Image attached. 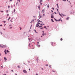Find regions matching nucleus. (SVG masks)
I'll return each mask as SVG.
<instances>
[{
  "instance_id": "1",
  "label": "nucleus",
  "mask_w": 75,
  "mask_h": 75,
  "mask_svg": "<svg viewBox=\"0 0 75 75\" xmlns=\"http://www.w3.org/2000/svg\"><path fill=\"white\" fill-rule=\"evenodd\" d=\"M36 26L38 27H39V28L40 27V25H39L38 23H37L36 24Z\"/></svg>"
},
{
  "instance_id": "2",
  "label": "nucleus",
  "mask_w": 75,
  "mask_h": 75,
  "mask_svg": "<svg viewBox=\"0 0 75 75\" xmlns=\"http://www.w3.org/2000/svg\"><path fill=\"white\" fill-rule=\"evenodd\" d=\"M23 72H24V73H27V71H26L25 70H23Z\"/></svg>"
},
{
  "instance_id": "3",
  "label": "nucleus",
  "mask_w": 75,
  "mask_h": 75,
  "mask_svg": "<svg viewBox=\"0 0 75 75\" xmlns=\"http://www.w3.org/2000/svg\"><path fill=\"white\" fill-rule=\"evenodd\" d=\"M51 18H54V16L51 15Z\"/></svg>"
},
{
  "instance_id": "4",
  "label": "nucleus",
  "mask_w": 75,
  "mask_h": 75,
  "mask_svg": "<svg viewBox=\"0 0 75 75\" xmlns=\"http://www.w3.org/2000/svg\"><path fill=\"white\" fill-rule=\"evenodd\" d=\"M38 8L39 9V10H40V5H39Z\"/></svg>"
},
{
  "instance_id": "5",
  "label": "nucleus",
  "mask_w": 75,
  "mask_h": 75,
  "mask_svg": "<svg viewBox=\"0 0 75 75\" xmlns=\"http://www.w3.org/2000/svg\"><path fill=\"white\" fill-rule=\"evenodd\" d=\"M4 52L5 53V54H7V52H6V50H5L4 51Z\"/></svg>"
},
{
  "instance_id": "6",
  "label": "nucleus",
  "mask_w": 75,
  "mask_h": 75,
  "mask_svg": "<svg viewBox=\"0 0 75 75\" xmlns=\"http://www.w3.org/2000/svg\"><path fill=\"white\" fill-rule=\"evenodd\" d=\"M4 59L5 61H6L7 60V58H6L4 57Z\"/></svg>"
},
{
  "instance_id": "7",
  "label": "nucleus",
  "mask_w": 75,
  "mask_h": 75,
  "mask_svg": "<svg viewBox=\"0 0 75 75\" xmlns=\"http://www.w3.org/2000/svg\"><path fill=\"white\" fill-rule=\"evenodd\" d=\"M42 13H44V9L42 10Z\"/></svg>"
},
{
  "instance_id": "8",
  "label": "nucleus",
  "mask_w": 75,
  "mask_h": 75,
  "mask_svg": "<svg viewBox=\"0 0 75 75\" xmlns=\"http://www.w3.org/2000/svg\"><path fill=\"white\" fill-rule=\"evenodd\" d=\"M42 0H40V3H42Z\"/></svg>"
},
{
  "instance_id": "9",
  "label": "nucleus",
  "mask_w": 75,
  "mask_h": 75,
  "mask_svg": "<svg viewBox=\"0 0 75 75\" xmlns=\"http://www.w3.org/2000/svg\"><path fill=\"white\" fill-rule=\"evenodd\" d=\"M69 18L68 17L66 18V20H68Z\"/></svg>"
},
{
  "instance_id": "10",
  "label": "nucleus",
  "mask_w": 75,
  "mask_h": 75,
  "mask_svg": "<svg viewBox=\"0 0 75 75\" xmlns=\"http://www.w3.org/2000/svg\"><path fill=\"white\" fill-rule=\"evenodd\" d=\"M47 7L48 8H49V7H50V5H49V4H47Z\"/></svg>"
},
{
  "instance_id": "11",
  "label": "nucleus",
  "mask_w": 75,
  "mask_h": 75,
  "mask_svg": "<svg viewBox=\"0 0 75 75\" xmlns=\"http://www.w3.org/2000/svg\"><path fill=\"white\" fill-rule=\"evenodd\" d=\"M0 47L1 48H3V46H1V45H0Z\"/></svg>"
},
{
  "instance_id": "12",
  "label": "nucleus",
  "mask_w": 75,
  "mask_h": 75,
  "mask_svg": "<svg viewBox=\"0 0 75 75\" xmlns=\"http://www.w3.org/2000/svg\"><path fill=\"white\" fill-rule=\"evenodd\" d=\"M49 67H50V68H51V65H50Z\"/></svg>"
},
{
  "instance_id": "13",
  "label": "nucleus",
  "mask_w": 75,
  "mask_h": 75,
  "mask_svg": "<svg viewBox=\"0 0 75 75\" xmlns=\"http://www.w3.org/2000/svg\"><path fill=\"white\" fill-rule=\"evenodd\" d=\"M48 65H49L48 64H46L45 65V66L46 67H47V66H48Z\"/></svg>"
},
{
  "instance_id": "14",
  "label": "nucleus",
  "mask_w": 75,
  "mask_h": 75,
  "mask_svg": "<svg viewBox=\"0 0 75 75\" xmlns=\"http://www.w3.org/2000/svg\"><path fill=\"white\" fill-rule=\"evenodd\" d=\"M6 52H7L8 53L9 52L8 51V50H6Z\"/></svg>"
},
{
  "instance_id": "15",
  "label": "nucleus",
  "mask_w": 75,
  "mask_h": 75,
  "mask_svg": "<svg viewBox=\"0 0 75 75\" xmlns=\"http://www.w3.org/2000/svg\"><path fill=\"white\" fill-rule=\"evenodd\" d=\"M51 20H52V22H54V21H53V19H51Z\"/></svg>"
},
{
  "instance_id": "16",
  "label": "nucleus",
  "mask_w": 75,
  "mask_h": 75,
  "mask_svg": "<svg viewBox=\"0 0 75 75\" xmlns=\"http://www.w3.org/2000/svg\"><path fill=\"white\" fill-rule=\"evenodd\" d=\"M58 21H61V19H59V20H57Z\"/></svg>"
},
{
  "instance_id": "17",
  "label": "nucleus",
  "mask_w": 75,
  "mask_h": 75,
  "mask_svg": "<svg viewBox=\"0 0 75 75\" xmlns=\"http://www.w3.org/2000/svg\"><path fill=\"white\" fill-rule=\"evenodd\" d=\"M18 68H20V66H18Z\"/></svg>"
},
{
  "instance_id": "18",
  "label": "nucleus",
  "mask_w": 75,
  "mask_h": 75,
  "mask_svg": "<svg viewBox=\"0 0 75 75\" xmlns=\"http://www.w3.org/2000/svg\"><path fill=\"white\" fill-rule=\"evenodd\" d=\"M39 16L40 17V18H41V15H39Z\"/></svg>"
},
{
  "instance_id": "19",
  "label": "nucleus",
  "mask_w": 75,
  "mask_h": 75,
  "mask_svg": "<svg viewBox=\"0 0 75 75\" xmlns=\"http://www.w3.org/2000/svg\"><path fill=\"white\" fill-rule=\"evenodd\" d=\"M52 9L53 10H54V8H52Z\"/></svg>"
},
{
  "instance_id": "20",
  "label": "nucleus",
  "mask_w": 75,
  "mask_h": 75,
  "mask_svg": "<svg viewBox=\"0 0 75 75\" xmlns=\"http://www.w3.org/2000/svg\"><path fill=\"white\" fill-rule=\"evenodd\" d=\"M62 40H63V39L62 38H61V39H60L61 41H62Z\"/></svg>"
},
{
  "instance_id": "21",
  "label": "nucleus",
  "mask_w": 75,
  "mask_h": 75,
  "mask_svg": "<svg viewBox=\"0 0 75 75\" xmlns=\"http://www.w3.org/2000/svg\"><path fill=\"white\" fill-rule=\"evenodd\" d=\"M6 12L7 13H8V10H7L6 11Z\"/></svg>"
},
{
  "instance_id": "22",
  "label": "nucleus",
  "mask_w": 75,
  "mask_h": 75,
  "mask_svg": "<svg viewBox=\"0 0 75 75\" xmlns=\"http://www.w3.org/2000/svg\"><path fill=\"white\" fill-rule=\"evenodd\" d=\"M59 15L60 16H61V17H62V16L61 15V14L59 13Z\"/></svg>"
},
{
  "instance_id": "23",
  "label": "nucleus",
  "mask_w": 75,
  "mask_h": 75,
  "mask_svg": "<svg viewBox=\"0 0 75 75\" xmlns=\"http://www.w3.org/2000/svg\"><path fill=\"white\" fill-rule=\"evenodd\" d=\"M1 68H3V66H1Z\"/></svg>"
},
{
  "instance_id": "24",
  "label": "nucleus",
  "mask_w": 75,
  "mask_h": 75,
  "mask_svg": "<svg viewBox=\"0 0 75 75\" xmlns=\"http://www.w3.org/2000/svg\"><path fill=\"white\" fill-rule=\"evenodd\" d=\"M7 16H9V14H7Z\"/></svg>"
},
{
  "instance_id": "25",
  "label": "nucleus",
  "mask_w": 75,
  "mask_h": 75,
  "mask_svg": "<svg viewBox=\"0 0 75 75\" xmlns=\"http://www.w3.org/2000/svg\"><path fill=\"white\" fill-rule=\"evenodd\" d=\"M42 35H45V34H44V33H43V34H42Z\"/></svg>"
},
{
  "instance_id": "26",
  "label": "nucleus",
  "mask_w": 75,
  "mask_h": 75,
  "mask_svg": "<svg viewBox=\"0 0 75 75\" xmlns=\"http://www.w3.org/2000/svg\"><path fill=\"white\" fill-rule=\"evenodd\" d=\"M11 71L12 72H14V71H13V70H11Z\"/></svg>"
},
{
  "instance_id": "27",
  "label": "nucleus",
  "mask_w": 75,
  "mask_h": 75,
  "mask_svg": "<svg viewBox=\"0 0 75 75\" xmlns=\"http://www.w3.org/2000/svg\"><path fill=\"white\" fill-rule=\"evenodd\" d=\"M55 21H57V19H55Z\"/></svg>"
},
{
  "instance_id": "28",
  "label": "nucleus",
  "mask_w": 75,
  "mask_h": 75,
  "mask_svg": "<svg viewBox=\"0 0 75 75\" xmlns=\"http://www.w3.org/2000/svg\"><path fill=\"white\" fill-rule=\"evenodd\" d=\"M38 22H40V20H38Z\"/></svg>"
},
{
  "instance_id": "29",
  "label": "nucleus",
  "mask_w": 75,
  "mask_h": 75,
  "mask_svg": "<svg viewBox=\"0 0 75 75\" xmlns=\"http://www.w3.org/2000/svg\"><path fill=\"white\" fill-rule=\"evenodd\" d=\"M15 75H17V74L16 73H15Z\"/></svg>"
},
{
  "instance_id": "30",
  "label": "nucleus",
  "mask_w": 75,
  "mask_h": 75,
  "mask_svg": "<svg viewBox=\"0 0 75 75\" xmlns=\"http://www.w3.org/2000/svg\"><path fill=\"white\" fill-rule=\"evenodd\" d=\"M10 28H12V27H10Z\"/></svg>"
},
{
  "instance_id": "31",
  "label": "nucleus",
  "mask_w": 75,
  "mask_h": 75,
  "mask_svg": "<svg viewBox=\"0 0 75 75\" xmlns=\"http://www.w3.org/2000/svg\"><path fill=\"white\" fill-rule=\"evenodd\" d=\"M52 71L53 72H55V71Z\"/></svg>"
},
{
  "instance_id": "32",
  "label": "nucleus",
  "mask_w": 75,
  "mask_h": 75,
  "mask_svg": "<svg viewBox=\"0 0 75 75\" xmlns=\"http://www.w3.org/2000/svg\"><path fill=\"white\" fill-rule=\"evenodd\" d=\"M40 5H42V3H40Z\"/></svg>"
},
{
  "instance_id": "33",
  "label": "nucleus",
  "mask_w": 75,
  "mask_h": 75,
  "mask_svg": "<svg viewBox=\"0 0 75 75\" xmlns=\"http://www.w3.org/2000/svg\"><path fill=\"white\" fill-rule=\"evenodd\" d=\"M13 0H9V1H12Z\"/></svg>"
},
{
  "instance_id": "34",
  "label": "nucleus",
  "mask_w": 75,
  "mask_h": 75,
  "mask_svg": "<svg viewBox=\"0 0 75 75\" xmlns=\"http://www.w3.org/2000/svg\"><path fill=\"white\" fill-rule=\"evenodd\" d=\"M10 18H11V17H9V19H10Z\"/></svg>"
},
{
  "instance_id": "35",
  "label": "nucleus",
  "mask_w": 75,
  "mask_h": 75,
  "mask_svg": "<svg viewBox=\"0 0 75 75\" xmlns=\"http://www.w3.org/2000/svg\"><path fill=\"white\" fill-rule=\"evenodd\" d=\"M43 14L44 16H45V14H44V13Z\"/></svg>"
},
{
  "instance_id": "36",
  "label": "nucleus",
  "mask_w": 75,
  "mask_h": 75,
  "mask_svg": "<svg viewBox=\"0 0 75 75\" xmlns=\"http://www.w3.org/2000/svg\"><path fill=\"white\" fill-rule=\"evenodd\" d=\"M1 12L3 13V11H1Z\"/></svg>"
},
{
  "instance_id": "37",
  "label": "nucleus",
  "mask_w": 75,
  "mask_h": 75,
  "mask_svg": "<svg viewBox=\"0 0 75 75\" xmlns=\"http://www.w3.org/2000/svg\"><path fill=\"white\" fill-rule=\"evenodd\" d=\"M14 12H15V11H16V10H15V9H14Z\"/></svg>"
},
{
  "instance_id": "38",
  "label": "nucleus",
  "mask_w": 75,
  "mask_h": 75,
  "mask_svg": "<svg viewBox=\"0 0 75 75\" xmlns=\"http://www.w3.org/2000/svg\"><path fill=\"white\" fill-rule=\"evenodd\" d=\"M18 4V2L16 3V5H17Z\"/></svg>"
},
{
  "instance_id": "39",
  "label": "nucleus",
  "mask_w": 75,
  "mask_h": 75,
  "mask_svg": "<svg viewBox=\"0 0 75 75\" xmlns=\"http://www.w3.org/2000/svg\"><path fill=\"white\" fill-rule=\"evenodd\" d=\"M58 8H59V6H57Z\"/></svg>"
},
{
  "instance_id": "40",
  "label": "nucleus",
  "mask_w": 75,
  "mask_h": 75,
  "mask_svg": "<svg viewBox=\"0 0 75 75\" xmlns=\"http://www.w3.org/2000/svg\"><path fill=\"white\" fill-rule=\"evenodd\" d=\"M0 26L1 27V26H2V25H0Z\"/></svg>"
},
{
  "instance_id": "41",
  "label": "nucleus",
  "mask_w": 75,
  "mask_h": 75,
  "mask_svg": "<svg viewBox=\"0 0 75 75\" xmlns=\"http://www.w3.org/2000/svg\"><path fill=\"white\" fill-rule=\"evenodd\" d=\"M57 6H58V4H57Z\"/></svg>"
},
{
  "instance_id": "42",
  "label": "nucleus",
  "mask_w": 75,
  "mask_h": 75,
  "mask_svg": "<svg viewBox=\"0 0 75 75\" xmlns=\"http://www.w3.org/2000/svg\"><path fill=\"white\" fill-rule=\"evenodd\" d=\"M45 28H46V27H47L46 26H45L44 27Z\"/></svg>"
},
{
  "instance_id": "43",
  "label": "nucleus",
  "mask_w": 75,
  "mask_h": 75,
  "mask_svg": "<svg viewBox=\"0 0 75 75\" xmlns=\"http://www.w3.org/2000/svg\"><path fill=\"white\" fill-rule=\"evenodd\" d=\"M33 17H35V16H33Z\"/></svg>"
},
{
  "instance_id": "44",
  "label": "nucleus",
  "mask_w": 75,
  "mask_h": 75,
  "mask_svg": "<svg viewBox=\"0 0 75 75\" xmlns=\"http://www.w3.org/2000/svg\"><path fill=\"white\" fill-rule=\"evenodd\" d=\"M63 1H66V0H63Z\"/></svg>"
},
{
  "instance_id": "45",
  "label": "nucleus",
  "mask_w": 75,
  "mask_h": 75,
  "mask_svg": "<svg viewBox=\"0 0 75 75\" xmlns=\"http://www.w3.org/2000/svg\"><path fill=\"white\" fill-rule=\"evenodd\" d=\"M3 47H5V46L4 45L3 46Z\"/></svg>"
},
{
  "instance_id": "46",
  "label": "nucleus",
  "mask_w": 75,
  "mask_h": 75,
  "mask_svg": "<svg viewBox=\"0 0 75 75\" xmlns=\"http://www.w3.org/2000/svg\"><path fill=\"white\" fill-rule=\"evenodd\" d=\"M54 13H55V14H57V13H56V12H54Z\"/></svg>"
},
{
  "instance_id": "47",
  "label": "nucleus",
  "mask_w": 75,
  "mask_h": 75,
  "mask_svg": "<svg viewBox=\"0 0 75 75\" xmlns=\"http://www.w3.org/2000/svg\"><path fill=\"white\" fill-rule=\"evenodd\" d=\"M38 24H40V23H38Z\"/></svg>"
},
{
  "instance_id": "48",
  "label": "nucleus",
  "mask_w": 75,
  "mask_h": 75,
  "mask_svg": "<svg viewBox=\"0 0 75 75\" xmlns=\"http://www.w3.org/2000/svg\"><path fill=\"white\" fill-rule=\"evenodd\" d=\"M8 21H9V18H8Z\"/></svg>"
},
{
  "instance_id": "49",
  "label": "nucleus",
  "mask_w": 75,
  "mask_h": 75,
  "mask_svg": "<svg viewBox=\"0 0 75 75\" xmlns=\"http://www.w3.org/2000/svg\"><path fill=\"white\" fill-rule=\"evenodd\" d=\"M6 75V74H3V75Z\"/></svg>"
},
{
  "instance_id": "50",
  "label": "nucleus",
  "mask_w": 75,
  "mask_h": 75,
  "mask_svg": "<svg viewBox=\"0 0 75 75\" xmlns=\"http://www.w3.org/2000/svg\"><path fill=\"white\" fill-rule=\"evenodd\" d=\"M8 8H10V6H8Z\"/></svg>"
},
{
  "instance_id": "51",
  "label": "nucleus",
  "mask_w": 75,
  "mask_h": 75,
  "mask_svg": "<svg viewBox=\"0 0 75 75\" xmlns=\"http://www.w3.org/2000/svg\"><path fill=\"white\" fill-rule=\"evenodd\" d=\"M40 27L41 28H42V26H40Z\"/></svg>"
},
{
  "instance_id": "52",
  "label": "nucleus",
  "mask_w": 75,
  "mask_h": 75,
  "mask_svg": "<svg viewBox=\"0 0 75 75\" xmlns=\"http://www.w3.org/2000/svg\"><path fill=\"white\" fill-rule=\"evenodd\" d=\"M30 44H29V46H30Z\"/></svg>"
},
{
  "instance_id": "53",
  "label": "nucleus",
  "mask_w": 75,
  "mask_h": 75,
  "mask_svg": "<svg viewBox=\"0 0 75 75\" xmlns=\"http://www.w3.org/2000/svg\"><path fill=\"white\" fill-rule=\"evenodd\" d=\"M6 23V21H4V23Z\"/></svg>"
},
{
  "instance_id": "54",
  "label": "nucleus",
  "mask_w": 75,
  "mask_h": 75,
  "mask_svg": "<svg viewBox=\"0 0 75 75\" xmlns=\"http://www.w3.org/2000/svg\"><path fill=\"white\" fill-rule=\"evenodd\" d=\"M36 75H38V74H36Z\"/></svg>"
},
{
  "instance_id": "55",
  "label": "nucleus",
  "mask_w": 75,
  "mask_h": 75,
  "mask_svg": "<svg viewBox=\"0 0 75 75\" xmlns=\"http://www.w3.org/2000/svg\"><path fill=\"white\" fill-rule=\"evenodd\" d=\"M9 26H11V25H9Z\"/></svg>"
},
{
  "instance_id": "56",
  "label": "nucleus",
  "mask_w": 75,
  "mask_h": 75,
  "mask_svg": "<svg viewBox=\"0 0 75 75\" xmlns=\"http://www.w3.org/2000/svg\"><path fill=\"white\" fill-rule=\"evenodd\" d=\"M10 21H11V22H13V21H11V20Z\"/></svg>"
},
{
  "instance_id": "57",
  "label": "nucleus",
  "mask_w": 75,
  "mask_h": 75,
  "mask_svg": "<svg viewBox=\"0 0 75 75\" xmlns=\"http://www.w3.org/2000/svg\"><path fill=\"white\" fill-rule=\"evenodd\" d=\"M52 12H53V11H52V10H51Z\"/></svg>"
},
{
  "instance_id": "58",
  "label": "nucleus",
  "mask_w": 75,
  "mask_h": 75,
  "mask_svg": "<svg viewBox=\"0 0 75 75\" xmlns=\"http://www.w3.org/2000/svg\"><path fill=\"white\" fill-rule=\"evenodd\" d=\"M69 1L70 3V4H71V2H70V1Z\"/></svg>"
},
{
  "instance_id": "59",
  "label": "nucleus",
  "mask_w": 75,
  "mask_h": 75,
  "mask_svg": "<svg viewBox=\"0 0 75 75\" xmlns=\"http://www.w3.org/2000/svg\"><path fill=\"white\" fill-rule=\"evenodd\" d=\"M35 33H37V32H36V31H35Z\"/></svg>"
},
{
  "instance_id": "60",
  "label": "nucleus",
  "mask_w": 75,
  "mask_h": 75,
  "mask_svg": "<svg viewBox=\"0 0 75 75\" xmlns=\"http://www.w3.org/2000/svg\"><path fill=\"white\" fill-rule=\"evenodd\" d=\"M57 11H58V9H57Z\"/></svg>"
},
{
  "instance_id": "61",
  "label": "nucleus",
  "mask_w": 75,
  "mask_h": 75,
  "mask_svg": "<svg viewBox=\"0 0 75 75\" xmlns=\"http://www.w3.org/2000/svg\"><path fill=\"white\" fill-rule=\"evenodd\" d=\"M42 28H40V29H42Z\"/></svg>"
},
{
  "instance_id": "62",
  "label": "nucleus",
  "mask_w": 75,
  "mask_h": 75,
  "mask_svg": "<svg viewBox=\"0 0 75 75\" xmlns=\"http://www.w3.org/2000/svg\"><path fill=\"white\" fill-rule=\"evenodd\" d=\"M29 71H30V69H29Z\"/></svg>"
},
{
  "instance_id": "63",
  "label": "nucleus",
  "mask_w": 75,
  "mask_h": 75,
  "mask_svg": "<svg viewBox=\"0 0 75 75\" xmlns=\"http://www.w3.org/2000/svg\"><path fill=\"white\" fill-rule=\"evenodd\" d=\"M20 30H21V28H20Z\"/></svg>"
},
{
  "instance_id": "64",
  "label": "nucleus",
  "mask_w": 75,
  "mask_h": 75,
  "mask_svg": "<svg viewBox=\"0 0 75 75\" xmlns=\"http://www.w3.org/2000/svg\"><path fill=\"white\" fill-rule=\"evenodd\" d=\"M14 13V12L13 11L12 12V13Z\"/></svg>"
}]
</instances>
